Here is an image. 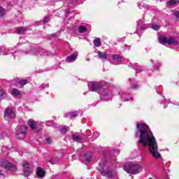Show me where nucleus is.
<instances>
[{
	"mask_svg": "<svg viewBox=\"0 0 179 179\" xmlns=\"http://www.w3.org/2000/svg\"><path fill=\"white\" fill-rule=\"evenodd\" d=\"M136 138H139L138 143L141 146H148L150 153L153 157L160 159L162 155L159 152V147H157V141L153 136V133L149 126L144 122L136 123V130L135 133Z\"/></svg>",
	"mask_w": 179,
	"mask_h": 179,
	"instance_id": "nucleus-1",
	"label": "nucleus"
},
{
	"mask_svg": "<svg viewBox=\"0 0 179 179\" xmlns=\"http://www.w3.org/2000/svg\"><path fill=\"white\" fill-rule=\"evenodd\" d=\"M98 171L101 174V176L103 177H107L108 178H112V177L115 176L114 170H113V169H111V167L107 164L106 160H101L99 162Z\"/></svg>",
	"mask_w": 179,
	"mask_h": 179,
	"instance_id": "nucleus-2",
	"label": "nucleus"
},
{
	"mask_svg": "<svg viewBox=\"0 0 179 179\" xmlns=\"http://www.w3.org/2000/svg\"><path fill=\"white\" fill-rule=\"evenodd\" d=\"M123 169L129 174H139L143 170L142 165L134 163H129L124 165Z\"/></svg>",
	"mask_w": 179,
	"mask_h": 179,
	"instance_id": "nucleus-3",
	"label": "nucleus"
},
{
	"mask_svg": "<svg viewBox=\"0 0 179 179\" xmlns=\"http://www.w3.org/2000/svg\"><path fill=\"white\" fill-rule=\"evenodd\" d=\"M24 52L25 54H30L31 55H34L35 57H50L52 55L51 52L41 48H32L31 51H25Z\"/></svg>",
	"mask_w": 179,
	"mask_h": 179,
	"instance_id": "nucleus-4",
	"label": "nucleus"
},
{
	"mask_svg": "<svg viewBox=\"0 0 179 179\" xmlns=\"http://www.w3.org/2000/svg\"><path fill=\"white\" fill-rule=\"evenodd\" d=\"M99 93L101 100L103 101H108L113 97V90L111 87L103 88Z\"/></svg>",
	"mask_w": 179,
	"mask_h": 179,
	"instance_id": "nucleus-5",
	"label": "nucleus"
},
{
	"mask_svg": "<svg viewBox=\"0 0 179 179\" xmlns=\"http://www.w3.org/2000/svg\"><path fill=\"white\" fill-rule=\"evenodd\" d=\"M87 86L90 92L100 93L101 89H103V83L90 81L87 83Z\"/></svg>",
	"mask_w": 179,
	"mask_h": 179,
	"instance_id": "nucleus-6",
	"label": "nucleus"
},
{
	"mask_svg": "<svg viewBox=\"0 0 179 179\" xmlns=\"http://www.w3.org/2000/svg\"><path fill=\"white\" fill-rule=\"evenodd\" d=\"M17 139H24L27 135V129L24 126L20 127L15 133Z\"/></svg>",
	"mask_w": 179,
	"mask_h": 179,
	"instance_id": "nucleus-7",
	"label": "nucleus"
},
{
	"mask_svg": "<svg viewBox=\"0 0 179 179\" xmlns=\"http://www.w3.org/2000/svg\"><path fill=\"white\" fill-rule=\"evenodd\" d=\"M1 167H3V169H6V170H8V171H10L13 173V171H16L17 169L16 166H15L12 163L8 162V161H3L1 163Z\"/></svg>",
	"mask_w": 179,
	"mask_h": 179,
	"instance_id": "nucleus-8",
	"label": "nucleus"
},
{
	"mask_svg": "<svg viewBox=\"0 0 179 179\" xmlns=\"http://www.w3.org/2000/svg\"><path fill=\"white\" fill-rule=\"evenodd\" d=\"M16 115L13 113L12 108H7L4 112V118L5 120H12L15 118Z\"/></svg>",
	"mask_w": 179,
	"mask_h": 179,
	"instance_id": "nucleus-9",
	"label": "nucleus"
},
{
	"mask_svg": "<svg viewBox=\"0 0 179 179\" xmlns=\"http://www.w3.org/2000/svg\"><path fill=\"white\" fill-rule=\"evenodd\" d=\"M119 94L121 96L122 101H131V100H134L132 95L125 91H122Z\"/></svg>",
	"mask_w": 179,
	"mask_h": 179,
	"instance_id": "nucleus-10",
	"label": "nucleus"
},
{
	"mask_svg": "<svg viewBox=\"0 0 179 179\" xmlns=\"http://www.w3.org/2000/svg\"><path fill=\"white\" fill-rule=\"evenodd\" d=\"M22 167H24V177H29V176L31 174V167H30V165L29 164V162L27 161H24L22 162Z\"/></svg>",
	"mask_w": 179,
	"mask_h": 179,
	"instance_id": "nucleus-11",
	"label": "nucleus"
},
{
	"mask_svg": "<svg viewBox=\"0 0 179 179\" xmlns=\"http://www.w3.org/2000/svg\"><path fill=\"white\" fill-rule=\"evenodd\" d=\"M28 125L34 132H38V131H40V129H38V126L37 125V122L34 120H29Z\"/></svg>",
	"mask_w": 179,
	"mask_h": 179,
	"instance_id": "nucleus-12",
	"label": "nucleus"
},
{
	"mask_svg": "<svg viewBox=\"0 0 179 179\" xmlns=\"http://www.w3.org/2000/svg\"><path fill=\"white\" fill-rule=\"evenodd\" d=\"M127 65H128V66H132V68H134V69L136 71V73L142 72V66H138V64H131V62H127Z\"/></svg>",
	"mask_w": 179,
	"mask_h": 179,
	"instance_id": "nucleus-13",
	"label": "nucleus"
},
{
	"mask_svg": "<svg viewBox=\"0 0 179 179\" xmlns=\"http://www.w3.org/2000/svg\"><path fill=\"white\" fill-rule=\"evenodd\" d=\"M143 22H145V15H143V17L142 20H140L138 21L137 22V29H136V31L137 33L139 32V30H146L148 28H145L143 27H141V24H142V23H143Z\"/></svg>",
	"mask_w": 179,
	"mask_h": 179,
	"instance_id": "nucleus-14",
	"label": "nucleus"
},
{
	"mask_svg": "<svg viewBox=\"0 0 179 179\" xmlns=\"http://www.w3.org/2000/svg\"><path fill=\"white\" fill-rule=\"evenodd\" d=\"M36 176L38 178H44L45 176V171L44 169L38 167L36 171Z\"/></svg>",
	"mask_w": 179,
	"mask_h": 179,
	"instance_id": "nucleus-15",
	"label": "nucleus"
},
{
	"mask_svg": "<svg viewBox=\"0 0 179 179\" xmlns=\"http://www.w3.org/2000/svg\"><path fill=\"white\" fill-rule=\"evenodd\" d=\"M159 43L160 44H162L163 45H166V44L168 43L169 39H167V37L164 35H161L158 38Z\"/></svg>",
	"mask_w": 179,
	"mask_h": 179,
	"instance_id": "nucleus-16",
	"label": "nucleus"
},
{
	"mask_svg": "<svg viewBox=\"0 0 179 179\" xmlns=\"http://www.w3.org/2000/svg\"><path fill=\"white\" fill-rule=\"evenodd\" d=\"M76 59H78V54H71L66 58V62H75Z\"/></svg>",
	"mask_w": 179,
	"mask_h": 179,
	"instance_id": "nucleus-17",
	"label": "nucleus"
},
{
	"mask_svg": "<svg viewBox=\"0 0 179 179\" xmlns=\"http://www.w3.org/2000/svg\"><path fill=\"white\" fill-rule=\"evenodd\" d=\"M130 80L131 89L135 90L139 87L138 84V81L135 80V79H129Z\"/></svg>",
	"mask_w": 179,
	"mask_h": 179,
	"instance_id": "nucleus-18",
	"label": "nucleus"
},
{
	"mask_svg": "<svg viewBox=\"0 0 179 179\" xmlns=\"http://www.w3.org/2000/svg\"><path fill=\"white\" fill-rule=\"evenodd\" d=\"M110 57H111L112 59H113V61H115L116 62L121 63V62H122V61H124V58H122V57H121L118 55L112 54V55H110Z\"/></svg>",
	"mask_w": 179,
	"mask_h": 179,
	"instance_id": "nucleus-19",
	"label": "nucleus"
},
{
	"mask_svg": "<svg viewBox=\"0 0 179 179\" xmlns=\"http://www.w3.org/2000/svg\"><path fill=\"white\" fill-rule=\"evenodd\" d=\"M26 31H27V27H17L15 29L17 34H24Z\"/></svg>",
	"mask_w": 179,
	"mask_h": 179,
	"instance_id": "nucleus-20",
	"label": "nucleus"
},
{
	"mask_svg": "<svg viewBox=\"0 0 179 179\" xmlns=\"http://www.w3.org/2000/svg\"><path fill=\"white\" fill-rule=\"evenodd\" d=\"M98 58L99 59H101L104 62V59H108V58L107 57V52H101V51H98Z\"/></svg>",
	"mask_w": 179,
	"mask_h": 179,
	"instance_id": "nucleus-21",
	"label": "nucleus"
},
{
	"mask_svg": "<svg viewBox=\"0 0 179 179\" xmlns=\"http://www.w3.org/2000/svg\"><path fill=\"white\" fill-rule=\"evenodd\" d=\"M78 114H79V112L76 111V112H71L64 114L65 118H73L75 117H78Z\"/></svg>",
	"mask_w": 179,
	"mask_h": 179,
	"instance_id": "nucleus-22",
	"label": "nucleus"
},
{
	"mask_svg": "<svg viewBox=\"0 0 179 179\" xmlns=\"http://www.w3.org/2000/svg\"><path fill=\"white\" fill-rule=\"evenodd\" d=\"M169 45H179V41L174 39L173 38H170L168 39V43Z\"/></svg>",
	"mask_w": 179,
	"mask_h": 179,
	"instance_id": "nucleus-23",
	"label": "nucleus"
},
{
	"mask_svg": "<svg viewBox=\"0 0 179 179\" xmlns=\"http://www.w3.org/2000/svg\"><path fill=\"white\" fill-rule=\"evenodd\" d=\"M72 138L74 142H78V143L82 142V137H80L79 135L76 134H72Z\"/></svg>",
	"mask_w": 179,
	"mask_h": 179,
	"instance_id": "nucleus-24",
	"label": "nucleus"
},
{
	"mask_svg": "<svg viewBox=\"0 0 179 179\" xmlns=\"http://www.w3.org/2000/svg\"><path fill=\"white\" fill-rule=\"evenodd\" d=\"M6 55H8V58H10V59H15L17 55H19V52L15 51L14 52L8 53L6 54Z\"/></svg>",
	"mask_w": 179,
	"mask_h": 179,
	"instance_id": "nucleus-25",
	"label": "nucleus"
},
{
	"mask_svg": "<svg viewBox=\"0 0 179 179\" xmlns=\"http://www.w3.org/2000/svg\"><path fill=\"white\" fill-rule=\"evenodd\" d=\"M95 47H100L101 45V39L97 38L93 41Z\"/></svg>",
	"mask_w": 179,
	"mask_h": 179,
	"instance_id": "nucleus-26",
	"label": "nucleus"
},
{
	"mask_svg": "<svg viewBox=\"0 0 179 179\" xmlns=\"http://www.w3.org/2000/svg\"><path fill=\"white\" fill-rule=\"evenodd\" d=\"M179 0H169L167 1V6H173L176 3H178Z\"/></svg>",
	"mask_w": 179,
	"mask_h": 179,
	"instance_id": "nucleus-27",
	"label": "nucleus"
},
{
	"mask_svg": "<svg viewBox=\"0 0 179 179\" xmlns=\"http://www.w3.org/2000/svg\"><path fill=\"white\" fill-rule=\"evenodd\" d=\"M78 33H85L87 31V28L83 26H79L78 27Z\"/></svg>",
	"mask_w": 179,
	"mask_h": 179,
	"instance_id": "nucleus-28",
	"label": "nucleus"
},
{
	"mask_svg": "<svg viewBox=\"0 0 179 179\" xmlns=\"http://www.w3.org/2000/svg\"><path fill=\"white\" fill-rule=\"evenodd\" d=\"M11 94L12 96H19V94H20V92L19 91V90L14 88L11 91Z\"/></svg>",
	"mask_w": 179,
	"mask_h": 179,
	"instance_id": "nucleus-29",
	"label": "nucleus"
},
{
	"mask_svg": "<svg viewBox=\"0 0 179 179\" xmlns=\"http://www.w3.org/2000/svg\"><path fill=\"white\" fill-rule=\"evenodd\" d=\"M159 66H160V62H154V67H153L152 71H159Z\"/></svg>",
	"mask_w": 179,
	"mask_h": 179,
	"instance_id": "nucleus-30",
	"label": "nucleus"
},
{
	"mask_svg": "<svg viewBox=\"0 0 179 179\" xmlns=\"http://www.w3.org/2000/svg\"><path fill=\"white\" fill-rule=\"evenodd\" d=\"M62 2L64 6H68L69 5V0H55V2Z\"/></svg>",
	"mask_w": 179,
	"mask_h": 179,
	"instance_id": "nucleus-31",
	"label": "nucleus"
},
{
	"mask_svg": "<svg viewBox=\"0 0 179 179\" xmlns=\"http://www.w3.org/2000/svg\"><path fill=\"white\" fill-rule=\"evenodd\" d=\"M6 97V92L5 90H0V99H5Z\"/></svg>",
	"mask_w": 179,
	"mask_h": 179,
	"instance_id": "nucleus-32",
	"label": "nucleus"
},
{
	"mask_svg": "<svg viewBox=\"0 0 179 179\" xmlns=\"http://www.w3.org/2000/svg\"><path fill=\"white\" fill-rule=\"evenodd\" d=\"M163 102H161V104H164V108H166L167 107V104L170 103V101H167L164 96H163Z\"/></svg>",
	"mask_w": 179,
	"mask_h": 179,
	"instance_id": "nucleus-33",
	"label": "nucleus"
},
{
	"mask_svg": "<svg viewBox=\"0 0 179 179\" xmlns=\"http://www.w3.org/2000/svg\"><path fill=\"white\" fill-rule=\"evenodd\" d=\"M45 125L47 127H55V124L52 120L47 121Z\"/></svg>",
	"mask_w": 179,
	"mask_h": 179,
	"instance_id": "nucleus-34",
	"label": "nucleus"
},
{
	"mask_svg": "<svg viewBox=\"0 0 179 179\" xmlns=\"http://www.w3.org/2000/svg\"><path fill=\"white\" fill-rule=\"evenodd\" d=\"M51 164H58L59 163V159L58 158L51 159L49 161Z\"/></svg>",
	"mask_w": 179,
	"mask_h": 179,
	"instance_id": "nucleus-35",
	"label": "nucleus"
},
{
	"mask_svg": "<svg viewBox=\"0 0 179 179\" xmlns=\"http://www.w3.org/2000/svg\"><path fill=\"white\" fill-rule=\"evenodd\" d=\"M19 83L21 86H24V85H27L29 83V81H27V80H21L19 81Z\"/></svg>",
	"mask_w": 179,
	"mask_h": 179,
	"instance_id": "nucleus-36",
	"label": "nucleus"
},
{
	"mask_svg": "<svg viewBox=\"0 0 179 179\" xmlns=\"http://www.w3.org/2000/svg\"><path fill=\"white\" fill-rule=\"evenodd\" d=\"M5 15V9L2 7H0V17H2Z\"/></svg>",
	"mask_w": 179,
	"mask_h": 179,
	"instance_id": "nucleus-37",
	"label": "nucleus"
},
{
	"mask_svg": "<svg viewBox=\"0 0 179 179\" xmlns=\"http://www.w3.org/2000/svg\"><path fill=\"white\" fill-rule=\"evenodd\" d=\"M151 29H152L153 30H159L160 29V26L157 25V24H153L151 27Z\"/></svg>",
	"mask_w": 179,
	"mask_h": 179,
	"instance_id": "nucleus-38",
	"label": "nucleus"
},
{
	"mask_svg": "<svg viewBox=\"0 0 179 179\" xmlns=\"http://www.w3.org/2000/svg\"><path fill=\"white\" fill-rule=\"evenodd\" d=\"M138 6L139 9H142V8H146V4H145L143 3H139L138 4Z\"/></svg>",
	"mask_w": 179,
	"mask_h": 179,
	"instance_id": "nucleus-39",
	"label": "nucleus"
},
{
	"mask_svg": "<svg viewBox=\"0 0 179 179\" xmlns=\"http://www.w3.org/2000/svg\"><path fill=\"white\" fill-rule=\"evenodd\" d=\"M173 16H176V20H179V11H175L173 13Z\"/></svg>",
	"mask_w": 179,
	"mask_h": 179,
	"instance_id": "nucleus-40",
	"label": "nucleus"
},
{
	"mask_svg": "<svg viewBox=\"0 0 179 179\" xmlns=\"http://www.w3.org/2000/svg\"><path fill=\"white\" fill-rule=\"evenodd\" d=\"M48 22H50V17H45L43 20V23L45 24L46 23H48Z\"/></svg>",
	"mask_w": 179,
	"mask_h": 179,
	"instance_id": "nucleus-41",
	"label": "nucleus"
},
{
	"mask_svg": "<svg viewBox=\"0 0 179 179\" xmlns=\"http://www.w3.org/2000/svg\"><path fill=\"white\" fill-rule=\"evenodd\" d=\"M59 131H60V132H62V134H65L66 132V128L61 127Z\"/></svg>",
	"mask_w": 179,
	"mask_h": 179,
	"instance_id": "nucleus-42",
	"label": "nucleus"
},
{
	"mask_svg": "<svg viewBox=\"0 0 179 179\" xmlns=\"http://www.w3.org/2000/svg\"><path fill=\"white\" fill-rule=\"evenodd\" d=\"M52 142V138H46V143H48V145H50V143H51Z\"/></svg>",
	"mask_w": 179,
	"mask_h": 179,
	"instance_id": "nucleus-43",
	"label": "nucleus"
},
{
	"mask_svg": "<svg viewBox=\"0 0 179 179\" xmlns=\"http://www.w3.org/2000/svg\"><path fill=\"white\" fill-rule=\"evenodd\" d=\"M43 89H45L47 87H50V85L48 84H43L41 85Z\"/></svg>",
	"mask_w": 179,
	"mask_h": 179,
	"instance_id": "nucleus-44",
	"label": "nucleus"
},
{
	"mask_svg": "<svg viewBox=\"0 0 179 179\" xmlns=\"http://www.w3.org/2000/svg\"><path fill=\"white\" fill-rule=\"evenodd\" d=\"M79 0H71V3H75V2H78Z\"/></svg>",
	"mask_w": 179,
	"mask_h": 179,
	"instance_id": "nucleus-45",
	"label": "nucleus"
},
{
	"mask_svg": "<svg viewBox=\"0 0 179 179\" xmlns=\"http://www.w3.org/2000/svg\"><path fill=\"white\" fill-rule=\"evenodd\" d=\"M94 134L98 135V136L100 135V134L98 131L95 132Z\"/></svg>",
	"mask_w": 179,
	"mask_h": 179,
	"instance_id": "nucleus-46",
	"label": "nucleus"
},
{
	"mask_svg": "<svg viewBox=\"0 0 179 179\" xmlns=\"http://www.w3.org/2000/svg\"><path fill=\"white\" fill-rule=\"evenodd\" d=\"M86 162H90V158H87Z\"/></svg>",
	"mask_w": 179,
	"mask_h": 179,
	"instance_id": "nucleus-47",
	"label": "nucleus"
},
{
	"mask_svg": "<svg viewBox=\"0 0 179 179\" xmlns=\"http://www.w3.org/2000/svg\"><path fill=\"white\" fill-rule=\"evenodd\" d=\"M0 176H3V172L0 171Z\"/></svg>",
	"mask_w": 179,
	"mask_h": 179,
	"instance_id": "nucleus-48",
	"label": "nucleus"
},
{
	"mask_svg": "<svg viewBox=\"0 0 179 179\" xmlns=\"http://www.w3.org/2000/svg\"><path fill=\"white\" fill-rule=\"evenodd\" d=\"M55 34H52V37H55Z\"/></svg>",
	"mask_w": 179,
	"mask_h": 179,
	"instance_id": "nucleus-49",
	"label": "nucleus"
},
{
	"mask_svg": "<svg viewBox=\"0 0 179 179\" xmlns=\"http://www.w3.org/2000/svg\"><path fill=\"white\" fill-rule=\"evenodd\" d=\"M86 61H88V62L90 61V58H87Z\"/></svg>",
	"mask_w": 179,
	"mask_h": 179,
	"instance_id": "nucleus-50",
	"label": "nucleus"
},
{
	"mask_svg": "<svg viewBox=\"0 0 179 179\" xmlns=\"http://www.w3.org/2000/svg\"><path fill=\"white\" fill-rule=\"evenodd\" d=\"M83 94H84V96H86V92H84Z\"/></svg>",
	"mask_w": 179,
	"mask_h": 179,
	"instance_id": "nucleus-51",
	"label": "nucleus"
},
{
	"mask_svg": "<svg viewBox=\"0 0 179 179\" xmlns=\"http://www.w3.org/2000/svg\"><path fill=\"white\" fill-rule=\"evenodd\" d=\"M162 1H163V0H159V2H162Z\"/></svg>",
	"mask_w": 179,
	"mask_h": 179,
	"instance_id": "nucleus-52",
	"label": "nucleus"
},
{
	"mask_svg": "<svg viewBox=\"0 0 179 179\" xmlns=\"http://www.w3.org/2000/svg\"><path fill=\"white\" fill-rule=\"evenodd\" d=\"M20 45V43H17V45Z\"/></svg>",
	"mask_w": 179,
	"mask_h": 179,
	"instance_id": "nucleus-53",
	"label": "nucleus"
},
{
	"mask_svg": "<svg viewBox=\"0 0 179 179\" xmlns=\"http://www.w3.org/2000/svg\"><path fill=\"white\" fill-rule=\"evenodd\" d=\"M0 54H1V49H0Z\"/></svg>",
	"mask_w": 179,
	"mask_h": 179,
	"instance_id": "nucleus-54",
	"label": "nucleus"
}]
</instances>
